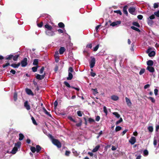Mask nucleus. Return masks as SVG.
<instances>
[{"mask_svg":"<svg viewBox=\"0 0 159 159\" xmlns=\"http://www.w3.org/2000/svg\"><path fill=\"white\" fill-rule=\"evenodd\" d=\"M48 137L50 139L52 143L58 148L61 147V143L57 139H54L53 136L50 134L48 135Z\"/></svg>","mask_w":159,"mask_h":159,"instance_id":"f257e3e1","label":"nucleus"},{"mask_svg":"<svg viewBox=\"0 0 159 159\" xmlns=\"http://www.w3.org/2000/svg\"><path fill=\"white\" fill-rule=\"evenodd\" d=\"M21 145V143L18 142L15 144V147L12 149L11 152L13 154H15L17 152L18 149L20 148Z\"/></svg>","mask_w":159,"mask_h":159,"instance_id":"f03ea898","label":"nucleus"},{"mask_svg":"<svg viewBox=\"0 0 159 159\" xmlns=\"http://www.w3.org/2000/svg\"><path fill=\"white\" fill-rule=\"evenodd\" d=\"M68 76L67 78V79L68 80H71L73 77V75L71 73L73 71V68L71 67H70L68 69Z\"/></svg>","mask_w":159,"mask_h":159,"instance_id":"7ed1b4c3","label":"nucleus"},{"mask_svg":"<svg viewBox=\"0 0 159 159\" xmlns=\"http://www.w3.org/2000/svg\"><path fill=\"white\" fill-rule=\"evenodd\" d=\"M91 60L89 61L90 67L91 68H92L94 67L95 64L96 60L94 57H91Z\"/></svg>","mask_w":159,"mask_h":159,"instance_id":"20e7f679","label":"nucleus"},{"mask_svg":"<svg viewBox=\"0 0 159 159\" xmlns=\"http://www.w3.org/2000/svg\"><path fill=\"white\" fill-rule=\"evenodd\" d=\"M28 60L27 58L25 57L21 61L20 64L22 67H25L27 65Z\"/></svg>","mask_w":159,"mask_h":159,"instance_id":"39448f33","label":"nucleus"},{"mask_svg":"<svg viewBox=\"0 0 159 159\" xmlns=\"http://www.w3.org/2000/svg\"><path fill=\"white\" fill-rule=\"evenodd\" d=\"M46 34L49 36H52L55 35L54 32L52 30H45Z\"/></svg>","mask_w":159,"mask_h":159,"instance_id":"423d86ee","label":"nucleus"},{"mask_svg":"<svg viewBox=\"0 0 159 159\" xmlns=\"http://www.w3.org/2000/svg\"><path fill=\"white\" fill-rule=\"evenodd\" d=\"M147 53L148 54L150 57L154 56L155 55V52L153 51H152L150 49H148L147 51Z\"/></svg>","mask_w":159,"mask_h":159,"instance_id":"0eeeda50","label":"nucleus"},{"mask_svg":"<svg viewBox=\"0 0 159 159\" xmlns=\"http://www.w3.org/2000/svg\"><path fill=\"white\" fill-rule=\"evenodd\" d=\"M121 21H116L110 24V25L112 26H115L119 25Z\"/></svg>","mask_w":159,"mask_h":159,"instance_id":"6e6552de","label":"nucleus"},{"mask_svg":"<svg viewBox=\"0 0 159 159\" xmlns=\"http://www.w3.org/2000/svg\"><path fill=\"white\" fill-rule=\"evenodd\" d=\"M136 139L135 137L132 136L131 137L130 139L129 140V142L132 144L133 145L135 143Z\"/></svg>","mask_w":159,"mask_h":159,"instance_id":"1a4fd4ad","label":"nucleus"},{"mask_svg":"<svg viewBox=\"0 0 159 159\" xmlns=\"http://www.w3.org/2000/svg\"><path fill=\"white\" fill-rule=\"evenodd\" d=\"M25 91L26 93L29 95H31L32 96H33L34 95L32 91L30 89L27 88L26 89H25Z\"/></svg>","mask_w":159,"mask_h":159,"instance_id":"9d476101","label":"nucleus"},{"mask_svg":"<svg viewBox=\"0 0 159 159\" xmlns=\"http://www.w3.org/2000/svg\"><path fill=\"white\" fill-rule=\"evenodd\" d=\"M24 106L26 109L28 110H30V107L28 104L27 101H25L24 103Z\"/></svg>","mask_w":159,"mask_h":159,"instance_id":"9b49d317","label":"nucleus"},{"mask_svg":"<svg viewBox=\"0 0 159 159\" xmlns=\"http://www.w3.org/2000/svg\"><path fill=\"white\" fill-rule=\"evenodd\" d=\"M45 74L42 75H39L37 74L36 76V78L38 80H41L44 78L45 77Z\"/></svg>","mask_w":159,"mask_h":159,"instance_id":"f8f14e48","label":"nucleus"},{"mask_svg":"<svg viewBox=\"0 0 159 159\" xmlns=\"http://www.w3.org/2000/svg\"><path fill=\"white\" fill-rule=\"evenodd\" d=\"M135 8L134 7H131L129 8L128 10L129 12L130 13H131L133 15L134 14L135 11Z\"/></svg>","mask_w":159,"mask_h":159,"instance_id":"ddd939ff","label":"nucleus"},{"mask_svg":"<svg viewBox=\"0 0 159 159\" xmlns=\"http://www.w3.org/2000/svg\"><path fill=\"white\" fill-rule=\"evenodd\" d=\"M66 51V49L64 47H61L59 49V53L61 55L62 54Z\"/></svg>","mask_w":159,"mask_h":159,"instance_id":"4468645a","label":"nucleus"},{"mask_svg":"<svg viewBox=\"0 0 159 159\" xmlns=\"http://www.w3.org/2000/svg\"><path fill=\"white\" fill-rule=\"evenodd\" d=\"M147 70L150 72H153L155 71L154 68L152 66H148L147 68Z\"/></svg>","mask_w":159,"mask_h":159,"instance_id":"2eb2a0df","label":"nucleus"},{"mask_svg":"<svg viewBox=\"0 0 159 159\" xmlns=\"http://www.w3.org/2000/svg\"><path fill=\"white\" fill-rule=\"evenodd\" d=\"M125 99L127 105L129 107H130L132 105V103L131 102L130 100L127 97H126Z\"/></svg>","mask_w":159,"mask_h":159,"instance_id":"dca6fc26","label":"nucleus"},{"mask_svg":"<svg viewBox=\"0 0 159 159\" xmlns=\"http://www.w3.org/2000/svg\"><path fill=\"white\" fill-rule=\"evenodd\" d=\"M20 63H18L17 64H13L11 65V66L15 68H17L20 65Z\"/></svg>","mask_w":159,"mask_h":159,"instance_id":"f3484780","label":"nucleus"},{"mask_svg":"<svg viewBox=\"0 0 159 159\" xmlns=\"http://www.w3.org/2000/svg\"><path fill=\"white\" fill-rule=\"evenodd\" d=\"M44 26L45 27L46 29L45 30H52V27L48 24L45 25Z\"/></svg>","mask_w":159,"mask_h":159,"instance_id":"a211bd4d","label":"nucleus"},{"mask_svg":"<svg viewBox=\"0 0 159 159\" xmlns=\"http://www.w3.org/2000/svg\"><path fill=\"white\" fill-rule=\"evenodd\" d=\"M147 22L148 24L150 26L152 25L154 23L153 21L152 20H151L148 18L147 19Z\"/></svg>","mask_w":159,"mask_h":159,"instance_id":"6ab92c4d","label":"nucleus"},{"mask_svg":"<svg viewBox=\"0 0 159 159\" xmlns=\"http://www.w3.org/2000/svg\"><path fill=\"white\" fill-rule=\"evenodd\" d=\"M153 61L152 60H149L147 61V65L148 66H152L153 65Z\"/></svg>","mask_w":159,"mask_h":159,"instance_id":"aec40b11","label":"nucleus"},{"mask_svg":"<svg viewBox=\"0 0 159 159\" xmlns=\"http://www.w3.org/2000/svg\"><path fill=\"white\" fill-rule=\"evenodd\" d=\"M13 57V55L12 54H10V55H7L5 57V58L6 60H10L11 59H12Z\"/></svg>","mask_w":159,"mask_h":159,"instance_id":"412c9836","label":"nucleus"},{"mask_svg":"<svg viewBox=\"0 0 159 159\" xmlns=\"http://www.w3.org/2000/svg\"><path fill=\"white\" fill-rule=\"evenodd\" d=\"M127 6H125L123 8V11L125 15L128 14V12L127 11Z\"/></svg>","mask_w":159,"mask_h":159,"instance_id":"4be33fe9","label":"nucleus"},{"mask_svg":"<svg viewBox=\"0 0 159 159\" xmlns=\"http://www.w3.org/2000/svg\"><path fill=\"white\" fill-rule=\"evenodd\" d=\"M148 155V152L147 149L144 150L143 152V155L145 157L147 156Z\"/></svg>","mask_w":159,"mask_h":159,"instance_id":"5701e85b","label":"nucleus"},{"mask_svg":"<svg viewBox=\"0 0 159 159\" xmlns=\"http://www.w3.org/2000/svg\"><path fill=\"white\" fill-rule=\"evenodd\" d=\"M39 62V60L38 59H35L34 60L33 62V65L34 66H38V64Z\"/></svg>","mask_w":159,"mask_h":159,"instance_id":"b1692460","label":"nucleus"},{"mask_svg":"<svg viewBox=\"0 0 159 159\" xmlns=\"http://www.w3.org/2000/svg\"><path fill=\"white\" fill-rule=\"evenodd\" d=\"M111 98L114 101H117L118 99V97L116 95H113L111 96Z\"/></svg>","mask_w":159,"mask_h":159,"instance_id":"393cba45","label":"nucleus"},{"mask_svg":"<svg viewBox=\"0 0 159 159\" xmlns=\"http://www.w3.org/2000/svg\"><path fill=\"white\" fill-rule=\"evenodd\" d=\"M24 137V135L23 134L21 133H20L19 134V140H22L23 139Z\"/></svg>","mask_w":159,"mask_h":159,"instance_id":"a878e982","label":"nucleus"},{"mask_svg":"<svg viewBox=\"0 0 159 159\" xmlns=\"http://www.w3.org/2000/svg\"><path fill=\"white\" fill-rule=\"evenodd\" d=\"M100 148L99 145H97V146L93 150H92V152H95L98 150L99 148Z\"/></svg>","mask_w":159,"mask_h":159,"instance_id":"bb28decb","label":"nucleus"},{"mask_svg":"<svg viewBox=\"0 0 159 159\" xmlns=\"http://www.w3.org/2000/svg\"><path fill=\"white\" fill-rule=\"evenodd\" d=\"M131 28L132 29H133L134 30H135L136 31H137L138 32H140V30L139 29H138V28L134 26H132L131 27Z\"/></svg>","mask_w":159,"mask_h":159,"instance_id":"cd10ccee","label":"nucleus"},{"mask_svg":"<svg viewBox=\"0 0 159 159\" xmlns=\"http://www.w3.org/2000/svg\"><path fill=\"white\" fill-rule=\"evenodd\" d=\"M36 151L37 152H39L41 150V148L40 146L37 145L36 146Z\"/></svg>","mask_w":159,"mask_h":159,"instance_id":"c85d7f7f","label":"nucleus"},{"mask_svg":"<svg viewBox=\"0 0 159 159\" xmlns=\"http://www.w3.org/2000/svg\"><path fill=\"white\" fill-rule=\"evenodd\" d=\"M38 67V66H34L32 67V70L33 72H35L37 71V68Z\"/></svg>","mask_w":159,"mask_h":159,"instance_id":"c756f323","label":"nucleus"},{"mask_svg":"<svg viewBox=\"0 0 159 159\" xmlns=\"http://www.w3.org/2000/svg\"><path fill=\"white\" fill-rule=\"evenodd\" d=\"M64 84L68 88H71V87L67 81H65L64 82Z\"/></svg>","mask_w":159,"mask_h":159,"instance_id":"7c9ffc66","label":"nucleus"},{"mask_svg":"<svg viewBox=\"0 0 159 159\" xmlns=\"http://www.w3.org/2000/svg\"><path fill=\"white\" fill-rule=\"evenodd\" d=\"M19 57V55H16L15 56H13V59L14 61H16Z\"/></svg>","mask_w":159,"mask_h":159,"instance_id":"2f4dec72","label":"nucleus"},{"mask_svg":"<svg viewBox=\"0 0 159 159\" xmlns=\"http://www.w3.org/2000/svg\"><path fill=\"white\" fill-rule=\"evenodd\" d=\"M58 25L59 27L60 28H64L65 26L64 24L62 22L59 23L58 24Z\"/></svg>","mask_w":159,"mask_h":159,"instance_id":"473e14b6","label":"nucleus"},{"mask_svg":"<svg viewBox=\"0 0 159 159\" xmlns=\"http://www.w3.org/2000/svg\"><path fill=\"white\" fill-rule=\"evenodd\" d=\"M13 98L14 101H16L17 98V94L16 93H14Z\"/></svg>","mask_w":159,"mask_h":159,"instance_id":"72a5a7b5","label":"nucleus"},{"mask_svg":"<svg viewBox=\"0 0 159 159\" xmlns=\"http://www.w3.org/2000/svg\"><path fill=\"white\" fill-rule=\"evenodd\" d=\"M113 114L117 118H119L120 116V115L117 112H114L113 113Z\"/></svg>","mask_w":159,"mask_h":159,"instance_id":"f704fd0d","label":"nucleus"},{"mask_svg":"<svg viewBox=\"0 0 159 159\" xmlns=\"http://www.w3.org/2000/svg\"><path fill=\"white\" fill-rule=\"evenodd\" d=\"M122 129V128L120 126H117L115 129L116 132H117L120 130Z\"/></svg>","mask_w":159,"mask_h":159,"instance_id":"c9c22d12","label":"nucleus"},{"mask_svg":"<svg viewBox=\"0 0 159 159\" xmlns=\"http://www.w3.org/2000/svg\"><path fill=\"white\" fill-rule=\"evenodd\" d=\"M155 18V16L154 14H152L150 16H149L148 18V19H149L152 20L153 19H154Z\"/></svg>","mask_w":159,"mask_h":159,"instance_id":"e433bc0d","label":"nucleus"},{"mask_svg":"<svg viewBox=\"0 0 159 159\" xmlns=\"http://www.w3.org/2000/svg\"><path fill=\"white\" fill-rule=\"evenodd\" d=\"M68 118L69 120H70V121H73L75 123H76V121L71 116H69L68 117Z\"/></svg>","mask_w":159,"mask_h":159,"instance_id":"4c0bfd02","label":"nucleus"},{"mask_svg":"<svg viewBox=\"0 0 159 159\" xmlns=\"http://www.w3.org/2000/svg\"><path fill=\"white\" fill-rule=\"evenodd\" d=\"M148 99H150L153 103H154L155 102L154 98L152 97H149L148 98Z\"/></svg>","mask_w":159,"mask_h":159,"instance_id":"58836bf2","label":"nucleus"},{"mask_svg":"<svg viewBox=\"0 0 159 159\" xmlns=\"http://www.w3.org/2000/svg\"><path fill=\"white\" fill-rule=\"evenodd\" d=\"M148 131L151 132H152L153 130V128L152 126H150L148 127Z\"/></svg>","mask_w":159,"mask_h":159,"instance_id":"ea45409f","label":"nucleus"},{"mask_svg":"<svg viewBox=\"0 0 159 159\" xmlns=\"http://www.w3.org/2000/svg\"><path fill=\"white\" fill-rule=\"evenodd\" d=\"M30 150H31V151L32 152H33V153H34L36 151V148L34 147H31L30 148Z\"/></svg>","mask_w":159,"mask_h":159,"instance_id":"a19ab883","label":"nucleus"},{"mask_svg":"<svg viewBox=\"0 0 159 159\" xmlns=\"http://www.w3.org/2000/svg\"><path fill=\"white\" fill-rule=\"evenodd\" d=\"M31 120H32L33 123L35 125H37L35 120L34 118L33 117H31Z\"/></svg>","mask_w":159,"mask_h":159,"instance_id":"79ce46f5","label":"nucleus"},{"mask_svg":"<svg viewBox=\"0 0 159 159\" xmlns=\"http://www.w3.org/2000/svg\"><path fill=\"white\" fill-rule=\"evenodd\" d=\"M145 71V70L144 69H141L139 73V74L140 75H142L143 74Z\"/></svg>","mask_w":159,"mask_h":159,"instance_id":"37998d69","label":"nucleus"},{"mask_svg":"<svg viewBox=\"0 0 159 159\" xmlns=\"http://www.w3.org/2000/svg\"><path fill=\"white\" fill-rule=\"evenodd\" d=\"M64 31L63 30L61 29H59L57 30L58 33L59 34L63 33L64 32L65 33L66 32V30H65L64 29Z\"/></svg>","mask_w":159,"mask_h":159,"instance_id":"c03bdc74","label":"nucleus"},{"mask_svg":"<svg viewBox=\"0 0 159 159\" xmlns=\"http://www.w3.org/2000/svg\"><path fill=\"white\" fill-rule=\"evenodd\" d=\"M72 152L75 156H78L79 154L75 150V149H73L72 150Z\"/></svg>","mask_w":159,"mask_h":159,"instance_id":"a18cd8bd","label":"nucleus"},{"mask_svg":"<svg viewBox=\"0 0 159 159\" xmlns=\"http://www.w3.org/2000/svg\"><path fill=\"white\" fill-rule=\"evenodd\" d=\"M103 109L104 112L105 113L106 115H107V107L105 106H104L103 107Z\"/></svg>","mask_w":159,"mask_h":159,"instance_id":"49530a36","label":"nucleus"},{"mask_svg":"<svg viewBox=\"0 0 159 159\" xmlns=\"http://www.w3.org/2000/svg\"><path fill=\"white\" fill-rule=\"evenodd\" d=\"M114 12L118 14H119L120 15H122V13L121 11L120 10L114 11Z\"/></svg>","mask_w":159,"mask_h":159,"instance_id":"de8ad7c7","label":"nucleus"},{"mask_svg":"<svg viewBox=\"0 0 159 159\" xmlns=\"http://www.w3.org/2000/svg\"><path fill=\"white\" fill-rule=\"evenodd\" d=\"M82 125V121L80 120L78 123H76V125L77 127H80Z\"/></svg>","mask_w":159,"mask_h":159,"instance_id":"09e8293b","label":"nucleus"},{"mask_svg":"<svg viewBox=\"0 0 159 159\" xmlns=\"http://www.w3.org/2000/svg\"><path fill=\"white\" fill-rule=\"evenodd\" d=\"M133 25H134L137 27H140V25H139V24L137 22H133Z\"/></svg>","mask_w":159,"mask_h":159,"instance_id":"8fccbe9b","label":"nucleus"},{"mask_svg":"<svg viewBox=\"0 0 159 159\" xmlns=\"http://www.w3.org/2000/svg\"><path fill=\"white\" fill-rule=\"evenodd\" d=\"M99 47V45L98 44L97 45H96V46H95V47L93 48V50L94 51H97L98 49V48Z\"/></svg>","mask_w":159,"mask_h":159,"instance_id":"3c124183","label":"nucleus"},{"mask_svg":"<svg viewBox=\"0 0 159 159\" xmlns=\"http://www.w3.org/2000/svg\"><path fill=\"white\" fill-rule=\"evenodd\" d=\"M44 111L46 114L48 115L50 117H51V115L47 111L45 108L44 109Z\"/></svg>","mask_w":159,"mask_h":159,"instance_id":"603ef678","label":"nucleus"},{"mask_svg":"<svg viewBox=\"0 0 159 159\" xmlns=\"http://www.w3.org/2000/svg\"><path fill=\"white\" fill-rule=\"evenodd\" d=\"M122 120H122V118H120L119 120L117 121L116 122V124L118 125V124H119V123H121L122 121Z\"/></svg>","mask_w":159,"mask_h":159,"instance_id":"864d4df0","label":"nucleus"},{"mask_svg":"<svg viewBox=\"0 0 159 159\" xmlns=\"http://www.w3.org/2000/svg\"><path fill=\"white\" fill-rule=\"evenodd\" d=\"M154 15L157 17H159V10L158 11H157L155 12H154Z\"/></svg>","mask_w":159,"mask_h":159,"instance_id":"5fc2aeb1","label":"nucleus"},{"mask_svg":"<svg viewBox=\"0 0 159 159\" xmlns=\"http://www.w3.org/2000/svg\"><path fill=\"white\" fill-rule=\"evenodd\" d=\"M77 114L79 116H82V113H81V112L80 111H78L77 112Z\"/></svg>","mask_w":159,"mask_h":159,"instance_id":"6e6d98bb","label":"nucleus"},{"mask_svg":"<svg viewBox=\"0 0 159 159\" xmlns=\"http://www.w3.org/2000/svg\"><path fill=\"white\" fill-rule=\"evenodd\" d=\"M88 121L89 123H91L94 122V120L91 118H89Z\"/></svg>","mask_w":159,"mask_h":159,"instance_id":"4d7b16f0","label":"nucleus"},{"mask_svg":"<svg viewBox=\"0 0 159 159\" xmlns=\"http://www.w3.org/2000/svg\"><path fill=\"white\" fill-rule=\"evenodd\" d=\"M137 18L141 20L143 19V16L142 15H139L137 16Z\"/></svg>","mask_w":159,"mask_h":159,"instance_id":"13d9d810","label":"nucleus"},{"mask_svg":"<svg viewBox=\"0 0 159 159\" xmlns=\"http://www.w3.org/2000/svg\"><path fill=\"white\" fill-rule=\"evenodd\" d=\"M54 56H55V57H59V53L57 51L56 52H55Z\"/></svg>","mask_w":159,"mask_h":159,"instance_id":"bf43d9fd","label":"nucleus"},{"mask_svg":"<svg viewBox=\"0 0 159 159\" xmlns=\"http://www.w3.org/2000/svg\"><path fill=\"white\" fill-rule=\"evenodd\" d=\"M44 70V67L43 66L42 67L40 70L39 73L40 74H41L43 73V71Z\"/></svg>","mask_w":159,"mask_h":159,"instance_id":"052dcab7","label":"nucleus"},{"mask_svg":"<svg viewBox=\"0 0 159 159\" xmlns=\"http://www.w3.org/2000/svg\"><path fill=\"white\" fill-rule=\"evenodd\" d=\"M43 25V23L42 22H41L39 24H38L37 25L39 27H41Z\"/></svg>","mask_w":159,"mask_h":159,"instance_id":"680f3d73","label":"nucleus"},{"mask_svg":"<svg viewBox=\"0 0 159 159\" xmlns=\"http://www.w3.org/2000/svg\"><path fill=\"white\" fill-rule=\"evenodd\" d=\"M153 7L154 8H157L158 7V4L157 3H155L154 4Z\"/></svg>","mask_w":159,"mask_h":159,"instance_id":"e2e57ef3","label":"nucleus"},{"mask_svg":"<svg viewBox=\"0 0 159 159\" xmlns=\"http://www.w3.org/2000/svg\"><path fill=\"white\" fill-rule=\"evenodd\" d=\"M154 94L156 96L157 95L158 90L157 89H155L154 90Z\"/></svg>","mask_w":159,"mask_h":159,"instance_id":"0e129e2a","label":"nucleus"},{"mask_svg":"<svg viewBox=\"0 0 159 159\" xmlns=\"http://www.w3.org/2000/svg\"><path fill=\"white\" fill-rule=\"evenodd\" d=\"M10 65V63H6L5 64H4L3 65V68H5L6 67L9 66Z\"/></svg>","mask_w":159,"mask_h":159,"instance_id":"69168bd1","label":"nucleus"},{"mask_svg":"<svg viewBox=\"0 0 159 159\" xmlns=\"http://www.w3.org/2000/svg\"><path fill=\"white\" fill-rule=\"evenodd\" d=\"M70 153V152L69 151H66L65 152V155L66 156H69Z\"/></svg>","mask_w":159,"mask_h":159,"instance_id":"338daca9","label":"nucleus"},{"mask_svg":"<svg viewBox=\"0 0 159 159\" xmlns=\"http://www.w3.org/2000/svg\"><path fill=\"white\" fill-rule=\"evenodd\" d=\"M150 85L149 84H147L144 85V88L145 89L149 87Z\"/></svg>","mask_w":159,"mask_h":159,"instance_id":"774afa93","label":"nucleus"}]
</instances>
